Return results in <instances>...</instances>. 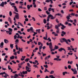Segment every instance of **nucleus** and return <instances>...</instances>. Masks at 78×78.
Instances as JSON below:
<instances>
[{"mask_svg":"<svg viewBox=\"0 0 78 78\" xmlns=\"http://www.w3.org/2000/svg\"><path fill=\"white\" fill-rule=\"evenodd\" d=\"M43 67H45V68H48V65H43Z\"/></svg>","mask_w":78,"mask_h":78,"instance_id":"obj_59","label":"nucleus"},{"mask_svg":"<svg viewBox=\"0 0 78 78\" xmlns=\"http://www.w3.org/2000/svg\"><path fill=\"white\" fill-rule=\"evenodd\" d=\"M44 27H47V30L51 29L52 28V25L50 24V26H44Z\"/></svg>","mask_w":78,"mask_h":78,"instance_id":"obj_14","label":"nucleus"},{"mask_svg":"<svg viewBox=\"0 0 78 78\" xmlns=\"http://www.w3.org/2000/svg\"><path fill=\"white\" fill-rule=\"evenodd\" d=\"M12 7H13V9H15V12H18V10L17 9V8H16V6H12Z\"/></svg>","mask_w":78,"mask_h":78,"instance_id":"obj_24","label":"nucleus"},{"mask_svg":"<svg viewBox=\"0 0 78 78\" xmlns=\"http://www.w3.org/2000/svg\"><path fill=\"white\" fill-rule=\"evenodd\" d=\"M7 2H2V3H1V4H0V6H2V7H4V5H6Z\"/></svg>","mask_w":78,"mask_h":78,"instance_id":"obj_15","label":"nucleus"},{"mask_svg":"<svg viewBox=\"0 0 78 78\" xmlns=\"http://www.w3.org/2000/svg\"><path fill=\"white\" fill-rule=\"evenodd\" d=\"M66 34V32L63 31H62V34H60V36L62 37H63V35Z\"/></svg>","mask_w":78,"mask_h":78,"instance_id":"obj_22","label":"nucleus"},{"mask_svg":"<svg viewBox=\"0 0 78 78\" xmlns=\"http://www.w3.org/2000/svg\"><path fill=\"white\" fill-rule=\"evenodd\" d=\"M16 56H12L11 57H10V59H14V58Z\"/></svg>","mask_w":78,"mask_h":78,"instance_id":"obj_39","label":"nucleus"},{"mask_svg":"<svg viewBox=\"0 0 78 78\" xmlns=\"http://www.w3.org/2000/svg\"><path fill=\"white\" fill-rule=\"evenodd\" d=\"M55 49H58V46L56 45H55Z\"/></svg>","mask_w":78,"mask_h":78,"instance_id":"obj_62","label":"nucleus"},{"mask_svg":"<svg viewBox=\"0 0 78 78\" xmlns=\"http://www.w3.org/2000/svg\"><path fill=\"white\" fill-rule=\"evenodd\" d=\"M66 58V56L65 55H62V58Z\"/></svg>","mask_w":78,"mask_h":78,"instance_id":"obj_64","label":"nucleus"},{"mask_svg":"<svg viewBox=\"0 0 78 78\" xmlns=\"http://www.w3.org/2000/svg\"><path fill=\"white\" fill-rule=\"evenodd\" d=\"M45 78H55V77L53 76V75H50L49 76H45Z\"/></svg>","mask_w":78,"mask_h":78,"instance_id":"obj_17","label":"nucleus"},{"mask_svg":"<svg viewBox=\"0 0 78 78\" xmlns=\"http://www.w3.org/2000/svg\"><path fill=\"white\" fill-rule=\"evenodd\" d=\"M3 74H4V75L6 76L8 75L7 74L5 73V72H3V73H0V75H3Z\"/></svg>","mask_w":78,"mask_h":78,"instance_id":"obj_29","label":"nucleus"},{"mask_svg":"<svg viewBox=\"0 0 78 78\" xmlns=\"http://www.w3.org/2000/svg\"><path fill=\"white\" fill-rule=\"evenodd\" d=\"M41 31V29L36 30V31L37 33L34 32V30H33V27H30L29 29H27V32L30 33H33L34 34H33V36H35V35L37 34V33L40 34L41 32L39 31Z\"/></svg>","mask_w":78,"mask_h":78,"instance_id":"obj_2","label":"nucleus"},{"mask_svg":"<svg viewBox=\"0 0 78 78\" xmlns=\"http://www.w3.org/2000/svg\"><path fill=\"white\" fill-rule=\"evenodd\" d=\"M52 1H53V0H45V2L49 3L50 2H51V3H50V4H52V3H53V2H52Z\"/></svg>","mask_w":78,"mask_h":78,"instance_id":"obj_18","label":"nucleus"},{"mask_svg":"<svg viewBox=\"0 0 78 78\" xmlns=\"http://www.w3.org/2000/svg\"><path fill=\"white\" fill-rule=\"evenodd\" d=\"M9 16H12V13L11 12V11L9 12Z\"/></svg>","mask_w":78,"mask_h":78,"instance_id":"obj_44","label":"nucleus"},{"mask_svg":"<svg viewBox=\"0 0 78 78\" xmlns=\"http://www.w3.org/2000/svg\"><path fill=\"white\" fill-rule=\"evenodd\" d=\"M78 15V14H75V13H72L71 14H69V15H68L66 16V19H70V18L72 17V16H74V15Z\"/></svg>","mask_w":78,"mask_h":78,"instance_id":"obj_9","label":"nucleus"},{"mask_svg":"<svg viewBox=\"0 0 78 78\" xmlns=\"http://www.w3.org/2000/svg\"><path fill=\"white\" fill-rule=\"evenodd\" d=\"M8 69L11 70L10 71V72H12V73L15 74L16 73H17V71L12 72V69H11V68L9 66H8Z\"/></svg>","mask_w":78,"mask_h":78,"instance_id":"obj_13","label":"nucleus"},{"mask_svg":"<svg viewBox=\"0 0 78 78\" xmlns=\"http://www.w3.org/2000/svg\"><path fill=\"white\" fill-rule=\"evenodd\" d=\"M33 5H32L34 8H36V4H35V2H33V3H32Z\"/></svg>","mask_w":78,"mask_h":78,"instance_id":"obj_33","label":"nucleus"},{"mask_svg":"<svg viewBox=\"0 0 78 78\" xmlns=\"http://www.w3.org/2000/svg\"><path fill=\"white\" fill-rule=\"evenodd\" d=\"M43 39L45 40H49V42H51V39H50V37L48 38L47 34H45V37H43Z\"/></svg>","mask_w":78,"mask_h":78,"instance_id":"obj_10","label":"nucleus"},{"mask_svg":"<svg viewBox=\"0 0 78 78\" xmlns=\"http://www.w3.org/2000/svg\"><path fill=\"white\" fill-rule=\"evenodd\" d=\"M27 72H30V70H29V68L28 67H26V71H23L20 73L25 75L27 74Z\"/></svg>","mask_w":78,"mask_h":78,"instance_id":"obj_8","label":"nucleus"},{"mask_svg":"<svg viewBox=\"0 0 78 78\" xmlns=\"http://www.w3.org/2000/svg\"><path fill=\"white\" fill-rule=\"evenodd\" d=\"M10 48H11V49L13 48V44H10Z\"/></svg>","mask_w":78,"mask_h":78,"instance_id":"obj_48","label":"nucleus"},{"mask_svg":"<svg viewBox=\"0 0 78 78\" xmlns=\"http://www.w3.org/2000/svg\"><path fill=\"white\" fill-rule=\"evenodd\" d=\"M37 11H39V12H41L42 11V10L41 9H37Z\"/></svg>","mask_w":78,"mask_h":78,"instance_id":"obj_63","label":"nucleus"},{"mask_svg":"<svg viewBox=\"0 0 78 78\" xmlns=\"http://www.w3.org/2000/svg\"><path fill=\"white\" fill-rule=\"evenodd\" d=\"M74 2H73V1L71 2H69V5H72V3H73Z\"/></svg>","mask_w":78,"mask_h":78,"instance_id":"obj_57","label":"nucleus"},{"mask_svg":"<svg viewBox=\"0 0 78 78\" xmlns=\"http://www.w3.org/2000/svg\"><path fill=\"white\" fill-rule=\"evenodd\" d=\"M45 70H44V73H46L47 72H50V71H48V69H46V68H45L44 69Z\"/></svg>","mask_w":78,"mask_h":78,"instance_id":"obj_34","label":"nucleus"},{"mask_svg":"<svg viewBox=\"0 0 78 78\" xmlns=\"http://www.w3.org/2000/svg\"><path fill=\"white\" fill-rule=\"evenodd\" d=\"M48 72L50 73V74H53L54 73V71H51V72Z\"/></svg>","mask_w":78,"mask_h":78,"instance_id":"obj_38","label":"nucleus"},{"mask_svg":"<svg viewBox=\"0 0 78 78\" xmlns=\"http://www.w3.org/2000/svg\"><path fill=\"white\" fill-rule=\"evenodd\" d=\"M2 77H4V78H7V76H9V75H7V76L6 75H4V76L2 75Z\"/></svg>","mask_w":78,"mask_h":78,"instance_id":"obj_43","label":"nucleus"},{"mask_svg":"<svg viewBox=\"0 0 78 78\" xmlns=\"http://www.w3.org/2000/svg\"><path fill=\"white\" fill-rule=\"evenodd\" d=\"M34 62H32V64H37L36 63L38 62L37 61V60H35V61H34Z\"/></svg>","mask_w":78,"mask_h":78,"instance_id":"obj_32","label":"nucleus"},{"mask_svg":"<svg viewBox=\"0 0 78 78\" xmlns=\"http://www.w3.org/2000/svg\"><path fill=\"white\" fill-rule=\"evenodd\" d=\"M76 67H77L76 68V69H77V71H78V65L77 64H76Z\"/></svg>","mask_w":78,"mask_h":78,"instance_id":"obj_58","label":"nucleus"},{"mask_svg":"<svg viewBox=\"0 0 78 78\" xmlns=\"http://www.w3.org/2000/svg\"><path fill=\"white\" fill-rule=\"evenodd\" d=\"M66 21H66V22H71V23H72L74 22V21H73V20H69V19H67V20H66Z\"/></svg>","mask_w":78,"mask_h":78,"instance_id":"obj_31","label":"nucleus"},{"mask_svg":"<svg viewBox=\"0 0 78 78\" xmlns=\"http://www.w3.org/2000/svg\"><path fill=\"white\" fill-rule=\"evenodd\" d=\"M13 39H19V38L17 37V35H15V36H13Z\"/></svg>","mask_w":78,"mask_h":78,"instance_id":"obj_37","label":"nucleus"},{"mask_svg":"<svg viewBox=\"0 0 78 78\" xmlns=\"http://www.w3.org/2000/svg\"><path fill=\"white\" fill-rule=\"evenodd\" d=\"M17 77L18 76H11V78H17Z\"/></svg>","mask_w":78,"mask_h":78,"instance_id":"obj_61","label":"nucleus"},{"mask_svg":"<svg viewBox=\"0 0 78 78\" xmlns=\"http://www.w3.org/2000/svg\"><path fill=\"white\" fill-rule=\"evenodd\" d=\"M15 47H16V49L17 50H18V51L20 52H22V48H18V45H16V46H15Z\"/></svg>","mask_w":78,"mask_h":78,"instance_id":"obj_12","label":"nucleus"},{"mask_svg":"<svg viewBox=\"0 0 78 78\" xmlns=\"http://www.w3.org/2000/svg\"><path fill=\"white\" fill-rule=\"evenodd\" d=\"M23 64H25V62H23L21 63L18 64V67L21 68V65Z\"/></svg>","mask_w":78,"mask_h":78,"instance_id":"obj_20","label":"nucleus"},{"mask_svg":"<svg viewBox=\"0 0 78 78\" xmlns=\"http://www.w3.org/2000/svg\"><path fill=\"white\" fill-rule=\"evenodd\" d=\"M49 48H50V51H51L52 52V51H54V50H56L57 49H52V48H53V47H49Z\"/></svg>","mask_w":78,"mask_h":78,"instance_id":"obj_28","label":"nucleus"},{"mask_svg":"<svg viewBox=\"0 0 78 78\" xmlns=\"http://www.w3.org/2000/svg\"><path fill=\"white\" fill-rule=\"evenodd\" d=\"M36 44H37L39 45H41V46H42V43H41V42H39V43Z\"/></svg>","mask_w":78,"mask_h":78,"instance_id":"obj_45","label":"nucleus"},{"mask_svg":"<svg viewBox=\"0 0 78 78\" xmlns=\"http://www.w3.org/2000/svg\"><path fill=\"white\" fill-rule=\"evenodd\" d=\"M8 21H9V22H10V23H12V21H11V18H10V17H8Z\"/></svg>","mask_w":78,"mask_h":78,"instance_id":"obj_25","label":"nucleus"},{"mask_svg":"<svg viewBox=\"0 0 78 78\" xmlns=\"http://www.w3.org/2000/svg\"><path fill=\"white\" fill-rule=\"evenodd\" d=\"M24 60H25V62H29V61H28L29 60V58H26V59H25Z\"/></svg>","mask_w":78,"mask_h":78,"instance_id":"obj_46","label":"nucleus"},{"mask_svg":"<svg viewBox=\"0 0 78 78\" xmlns=\"http://www.w3.org/2000/svg\"><path fill=\"white\" fill-rule=\"evenodd\" d=\"M48 11H45V13H47V15H48V17H51V20H54L55 19V17H54L53 16H52V15L50 14V12H51V11H52V12H54V9L53 8H49V9H48Z\"/></svg>","mask_w":78,"mask_h":78,"instance_id":"obj_1","label":"nucleus"},{"mask_svg":"<svg viewBox=\"0 0 78 78\" xmlns=\"http://www.w3.org/2000/svg\"><path fill=\"white\" fill-rule=\"evenodd\" d=\"M50 19H51V17H48L47 18V20H45V19H43V23L45 24V23H46V22H48L49 20Z\"/></svg>","mask_w":78,"mask_h":78,"instance_id":"obj_11","label":"nucleus"},{"mask_svg":"<svg viewBox=\"0 0 78 78\" xmlns=\"http://www.w3.org/2000/svg\"><path fill=\"white\" fill-rule=\"evenodd\" d=\"M8 30H9L6 31V30H1V32H4V31H5V32H7V34H9V35H11V34H12V29L9 28H8Z\"/></svg>","mask_w":78,"mask_h":78,"instance_id":"obj_4","label":"nucleus"},{"mask_svg":"<svg viewBox=\"0 0 78 78\" xmlns=\"http://www.w3.org/2000/svg\"><path fill=\"white\" fill-rule=\"evenodd\" d=\"M52 34H53L55 35V36H58V34H58L59 32H58V33H57V32H52V33H51Z\"/></svg>","mask_w":78,"mask_h":78,"instance_id":"obj_21","label":"nucleus"},{"mask_svg":"<svg viewBox=\"0 0 78 78\" xmlns=\"http://www.w3.org/2000/svg\"><path fill=\"white\" fill-rule=\"evenodd\" d=\"M72 63H73V61L69 62H67V64H69L72 65Z\"/></svg>","mask_w":78,"mask_h":78,"instance_id":"obj_35","label":"nucleus"},{"mask_svg":"<svg viewBox=\"0 0 78 78\" xmlns=\"http://www.w3.org/2000/svg\"><path fill=\"white\" fill-rule=\"evenodd\" d=\"M60 39L62 40L60 41V43H62L63 42H65L66 43V44H68V43H70V40H69V39H66L65 38H62Z\"/></svg>","mask_w":78,"mask_h":78,"instance_id":"obj_5","label":"nucleus"},{"mask_svg":"<svg viewBox=\"0 0 78 78\" xmlns=\"http://www.w3.org/2000/svg\"><path fill=\"white\" fill-rule=\"evenodd\" d=\"M53 60L57 61H61V59H59V58H53Z\"/></svg>","mask_w":78,"mask_h":78,"instance_id":"obj_27","label":"nucleus"},{"mask_svg":"<svg viewBox=\"0 0 78 78\" xmlns=\"http://www.w3.org/2000/svg\"><path fill=\"white\" fill-rule=\"evenodd\" d=\"M58 49V51H59V52H61L62 51H66V50L62 48H60L59 49Z\"/></svg>","mask_w":78,"mask_h":78,"instance_id":"obj_16","label":"nucleus"},{"mask_svg":"<svg viewBox=\"0 0 78 78\" xmlns=\"http://www.w3.org/2000/svg\"><path fill=\"white\" fill-rule=\"evenodd\" d=\"M17 32L19 33V34H18V35H19V34H20V35H21V34H22V33H21V32L19 31H18Z\"/></svg>","mask_w":78,"mask_h":78,"instance_id":"obj_49","label":"nucleus"},{"mask_svg":"<svg viewBox=\"0 0 78 78\" xmlns=\"http://www.w3.org/2000/svg\"><path fill=\"white\" fill-rule=\"evenodd\" d=\"M16 35H18V36H17V37L18 38H19V37H21V36H20L18 34V33H16Z\"/></svg>","mask_w":78,"mask_h":78,"instance_id":"obj_52","label":"nucleus"},{"mask_svg":"<svg viewBox=\"0 0 78 78\" xmlns=\"http://www.w3.org/2000/svg\"><path fill=\"white\" fill-rule=\"evenodd\" d=\"M70 24V23H68V22H65V25H67V24Z\"/></svg>","mask_w":78,"mask_h":78,"instance_id":"obj_53","label":"nucleus"},{"mask_svg":"<svg viewBox=\"0 0 78 78\" xmlns=\"http://www.w3.org/2000/svg\"><path fill=\"white\" fill-rule=\"evenodd\" d=\"M30 20H33V21H35V18H34V17H32V19Z\"/></svg>","mask_w":78,"mask_h":78,"instance_id":"obj_56","label":"nucleus"},{"mask_svg":"<svg viewBox=\"0 0 78 78\" xmlns=\"http://www.w3.org/2000/svg\"><path fill=\"white\" fill-rule=\"evenodd\" d=\"M76 49H77V48H75L71 49V50L74 51V52H76V50H76Z\"/></svg>","mask_w":78,"mask_h":78,"instance_id":"obj_30","label":"nucleus"},{"mask_svg":"<svg viewBox=\"0 0 78 78\" xmlns=\"http://www.w3.org/2000/svg\"><path fill=\"white\" fill-rule=\"evenodd\" d=\"M41 47V49H43V50H44V49H45V46H43V47L42 48V46L41 45L40 46V47Z\"/></svg>","mask_w":78,"mask_h":78,"instance_id":"obj_42","label":"nucleus"},{"mask_svg":"<svg viewBox=\"0 0 78 78\" xmlns=\"http://www.w3.org/2000/svg\"><path fill=\"white\" fill-rule=\"evenodd\" d=\"M18 24H19V25H20L21 27H23V26H22V24L21 23H20V22H18Z\"/></svg>","mask_w":78,"mask_h":78,"instance_id":"obj_50","label":"nucleus"},{"mask_svg":"<svg viewBox=\"0 0 78 78\" xmlns=\"http://www.w3.org/2000/svg\"><path fill=\"white\" fill-rule=\"evenodd\" d=\"M4 43H5V44H6V43H8L9 42V41H8V40H6V39H4Z\"/></svg>","mask_w":78,"mask_h":78,"instance_id":"obj_36","label":"nucleus"},{"mask_svg":"<svg viewBox=\"0 0 78 78\" xmlns=\"http://www.w3.org/2000/svg\"><path fill=\"white\" fill-rule=\"evenodd\" d=\"M65 74H68L66 72H62V76H65Z\"/></svg>","mask_w":78,"mask_h":78,"instance_id":"obj_41","label":"nucleus"},{"mask_svg":"<svg viewBox=\"0 0 78 78\" xmlns=\"http://www.w3.org/2000/svg\"><path fill=\"white\" fill-rule=\"evenodd\" d=\"M30 67V65H29V64H27V66H26V68L27 67V68H30H30H29V67ZM23 69H26V68H23Z\"/></svg>","mask_w":78,"mask_h":78,"instance_id":"obj_26","label":"nucleus"},{"mask_svg":"<svg viewBox=\"0 0 78 78\" xmlns=\"http://www.w3.org/2000/svg\"><path fill=\"white\" fill-rule=\"evenodd\" d=\"M18 42H19V40H18V39H16V41H15V42L16 43H17Z\"/></svg>","mask_w":78,"mask_h":78,"instance_id":"obj_60","label":"nucleus"},{"mask_svg":"<svg viewBox=\"0 0 78 78\" xmlns=\"http://www.w3.org/2000/svg\"><path fill=\"white\" fill-rule=\"evenodd\" d=\"M60 26H62V27H60V28L62 29V30H63V29L66 28V26H64L63 25H62V24H61V23H59L58 25L55 26V28L56 29H57V30H56V32H57V33L59 31V27H60Z\"/></svg>","mask_w":78,"mask_h":78,"instance_id":"obj_3","label":"nucleus"},{"mask_svg":"<svg viewBox=\"0 0 78 78\" xmlns=\"http://www.w3.org/2000/svg\"><path fill=\"white\" fill-rule=\"evenodd\" d=\"M13 13L16 14L15 15V17L13 18V21H16V19L19 20V14L14 12H13Z\"/></svg>","mask_w":78,"mask_h":78,"instance_id":"obj_7","label":"nucleus"},{"mask_svg":"<svg viewBox=\"0 0 78 78\" xmlns=\"http://www.w3.org/2000/svg\"><path fill=\"white\" fill-rule=\"evenodd\" d=\"M70 48H70L69 47H67V50H69L70 51Z\"/></svg>","mask_w":78,"mask_h":78,"instance_id":"obj_55","label":"nucleus"},{"mask_svg":"<svg viewBox=\"0 0 78 78\" xmlns=\"http://www.w3.org/2000/svg\"><path fill=\"white\" fill-rule=\"evenodd\" d=\"M47 45L49 46V47H52V44L51 42L50 43L47 42Z\"/></svg>","mask_w":78,"mask_h":78,"instance_id":"obj_19","label":"nucleus"},{"mask_svg":"<svg viewBox=\"0 0 78 78\" xmlns=\"http://www.w3.org/2000/svg\"><path fill=\"white\" fill-rule=\"evenodd\" d=\"M9 4H10V5L11 6L14 5V3H11V2H9Z\"/></svg>","mask_w":78,"mask_h":78,"instance_id":"obj_40","label":"nucleus"},{"mask_svg":"<svg viewBox=\"0 0 78 78\" xmlns=\"http://www.w3.org/2000/svg\"><path fill=\"white\" fill-rule=\"evenodd\" d=\"M66 67L68 68V69H71V70H72V71L73 72V74H77V71L75 70V69L70 68H71V66H70V65H68V66H67V67Z\"/></svg>","mask_w":78,"mask_h":78,"instance_id":"obj_6","label":"nucleus"},{"mask_svg":"<svg viewBox=\"0 0 78 78\" xmlns=\"http://www.w3.org/2000/svg\"><path fill=\"white\" fill-rule=\"evenodd\" d=\"M33 6L32 5H27V9L29 10V9H30V8L33 7Z\"/></svg>","mask_w":78,"mask_h":78,"instance_id":"obj_23","label":"nucleus"},{"mask_svg":"<svg viewBox=\"0 0 78 78\" xmlns=\"http://www.w3.org/2000/svg\"><path fill=\"white\" fill-rule=\"evenodd\" d=\"M33 67H35V68H38V67H37V65H33Z\"/></svg>","mask_w":78,"mask_h":78,"instance_id":"obj_51","label":"nucleus"},{"mask_svg":"<svg viewBox=\"0 0 78 78\" xmlns=\"http://www.w3.org/2000/svg\"><path fill=\"white\" fill-rule=\"evenodd\" d=\"M11 62H12L11 63H13V64H16V63H17V62H14V60L11 61Z\"/></svg>","mask_w":78,"mask_h":78,"instance_id":"obj_54","label":"nucleus"},{"mask_svg":"<svg viewBox=\"0 0 78 78\" xmlns=\"http://www.w3.org/2000/svg\"><path fill=\"white\" fill-rule=\"evenodd\" d=\"M61 15V14H60V13H57V14H56V15H55V16L53 17H55V16H60Z\"/></svg>","mask_w":78,"mask_h":78,"instance_id":"obj_47","label":"nucleus"}]
</instances>
